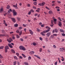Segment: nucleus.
Returning a JSON list of instances; mask_svg holds the SVG:
<instances>
[{"instance_id":"1","label":"nucleus","mask_w":65,"mask_h":65,"mask_svg":"<svg viewBox=\"0 0 65 65\" xmlns=\"http://www.w3.org/2000/svg\"><path fill=\"white\" fill-rule=\"evenodd\" d=\"M46 28L47 29H48L46 30H44L43 31L41 32L40 34L41 35H42L43 36H45V34H44V33H46L50 31L51 28L48 27V26H46Z\"/></svg>"},{"instance_id":"2","label":"nucleus","mask_w":65,"mask_h":65,"mask_svg":"<svg viewBox=\"0 0 65 65\" xmlns=\"http://www.w3.org/2000/svg\"><path fill=\"white\" fill-rule=\"evenodd\" d=\"M19 48L20 50H23V51H26V49L23 46H20L19 47Z\"/></svg>"},{"instance_id":"3","label":"nucleus","mask_w":65,"mask_h":65,"mask_svg":"<svg viewBox=\"0 0 65 65\" xmlns=\"http://www.w3.org/2000/svg\"><path fill=\"white\" fill-rule=\"evenodd\" d=\"M9 39H7V40L9 43H11V41H13V40L11 38H10Z\"/></svg>"},{"instance_id":"4","label":"nucleus","mask_w":65,"mask_h":65,"mask_svg":"<svg viewBox=\"0 0 65 65\" xmlns=\"http://www.w3.org/2000/svg\"><path fill=\"white\" fill-rule=\"evenodd\" d=\"M13 14L15 16L17 14V12L15 11L14 10H13Z\"/></svg>"},{"instance_id":"5","label":"nucleus","mask_w":65,"mask_h":65,"mask_svg":"<svg viewBox=\"0 0 65 65\" xmlns=\"http://www.w3.org/2000/svg\"><path fill=\"white\" fill-rule=\"evenodd\" d=\"M51 32H48L46 34V36L47 37H49L51 35Z\"/></svg>"},{"instance_id":"6","label":"nucleus","mask_w":65,"mask_h":65,"mask_svg":"<svg viewBox=\"0 0 65 65\" xmlns=\"http://www.w3.org/2000/svg\"><path fill=\"white\" fill-rule=\"evenodd\" d=\"M55 32L56 33H58V30L56 29L54 30H53V33H54Z\"/></svg>"},{"instance_id":"7","label":"nucleus","mask_w":65,"mask_h":65,"mask_svg":"<svg viewBox=\"0 0 65 65\" xmlns=\"http://www.w3.org/2000/svg\"><path fill=\"white\" fill-rule=\"evenodd\" d=\"M45 4V3L44 2H43L42 3H41L40 4H38L40 6H43L44 5V4Z\"/></svg>"},{"instance_id":"8","label":"nucleus","mask_w":65,"mask_h":65,"mask_svg":"<svg viewBox=\"0 0 65 65\" xmlns=\"http://www.w3.org/2000/svg\"><path fill=\"white\" fill-rule=\"evenodd\" d=\"M60 50L61 52H63L64 51V49L62 48H61L60 49Z\"/></svg>"},{"instance_id":"9","label":"nucleus","mask_w":65,"mask_h":65,"mask_svg":"<svg viewBox=\"0 0 65 65\" xmlns=\"http://www.w3.org/2000/svg\"><path fill=\"white\" fill-rule=\"evenodd\" d=\"M8 46H9V47H10V48H13V46H12V45H11V44L10 43H8Z\"/></svg>"},{"instance_id":"10","label":"nucleus","mask_w":65,"mask_h":65,"mask_svg":"<svg viewBox=\"0 0 65 65\" xmlns=\"http://www.w3.org/2000/svg\"><path fill=\"white\" fill-rule=\"evenodd\" d=\"M29 32L31 35H33V31H32L30 29L29 30Z\"/></svg>"},{"instance_id":"11","label":"nucleus","mask_w":65,"mask_h":65,"mask_svg":"<svg viewBox=\"0 0 65 65\" xmlns=\"http://www.w3.org/2000/svg\"><path fill=\"white\" fill-rule=\"evenodd\" d=\"M11 19H12V21H13V22H14V23H15V18H12Z\"/></svg>"},{"instance_id":"12","label":"nucleus","mask_w":65,"mask_h":65,"mask_svg":"<svg viewBox=\"0 0 65 65\" xmlns=\"http://www.w3.org/2000/svg\"><path fill=\"white\" fill-rule=\"evenodd\" d=\"M5 50H9V48L8 46H6L5 47Z\"/></svg>"},{"instance_id":"13","label":"nucleus","mask_w":65,"mask_h":65,"mask_svg":"<svg viewBox=\"0 0 65 65\" xmlns=\"http://www.w3.org/2000/svg\"><path fill=\"white\" fill-rule=\"evenodd\" d=\"M53 20L54 24H56V23H57V19H54Z\"/></svg>"},{"instance_id":"14","label":"nucleus","mask_w":65,"mask_h":65,"mask_svg":"<svg viewBox=\"0 0 65 65\" xmlns=\"http://www.w3.org/2000/svg\"><path fill=\"white\" fill-rule=\"evenodd\" d=\"M59 31L60 32H62V33H64L65 32L64 30H63V29H60L59 30Z\"/></svg>"},{"instance_id":"15","label":"nucleus","mask_w":65,"mask_h":65,"mask_svg":"<svg viewBox=\"0 0 65 65\" xmlns=\"http://www.w3.org/2000/svg\"><path fill=\"white\" fill-rule=\"evenodd\" d=\"M48 13L50 14H52L53 12L52 11H49Z\"/></svg>"},{"instance_id":"16","label":"nucleus","mask_w":65,"mask_h":65,"mask_svg":"<svg viewBox=\"0 0 65 65\" xmlns=\"http://www.w3.org/2000/svg\"><path fill=\"white\" fill-rule=\"evenodd\" d=\"M59 24L58 25L60 26V27H61V25H62V23H61V22L59 21Z\"/></svg>"},{"instance_id":"17","label":"nucleus","mask_w":65,"mask_h":65,"mask_svg":"<svg viewBox=\"0 0 65 65\" xmlns=\"http://www.w3.org/2000/svg\"><path fill=\"white\" fill-rule=\"evenodd\" d=\"M11 52H12V53L13 54H15V53L14 50H13V49L11 50Z\"/></svg>"},{"instance_id":"18","label":"nucleus","mask_w":65,"mask_h":65,"mask_svg":"<svg viewBox=\"0 0 65 65\" xmlns=\"http://www.w3.org/2000/svg\"><path fill=\"white\" fill-rule=\"evenodd\" d=\"M13 7H15V8H16V9H17L18 8V7H17V4H16V6L15 5H13Z\"/></svg>"},{"instance_id":"19","label":"nucleus","mask_w":65,"mask_h":65,"mask_svg":"<svg viewBox=\"0 0 65 65\" xmlns=\"http://www.w3.org/2000/svg\"><path fill=\"white\" fill-rule=\"evenodd\" d=\"M30 54H34V52L33 51H31L30 52Z\"/></svg>"},{"instance_id":"20","label":"nucleus","mask_w":65,"mask_h":65,"mask_svg":"<svg viewBox=\"0 0 65 65\" xmlns=\"http://www.w3.org/2000/svg\"><path fill=\"white\" fill-rule=\"evenodd\" d=\"M34 56H35V57H37V58H38L39 59H40V57H39L38 56L36 55H34Z\"/></svg>"},{"instance_id":"21","label":"nucleus","mask_w":65,"mask_h":65,"mask_svg":"<svg viewBox=\"0 0 65 65\" xmlns=\"http://www.w3.org/2000/svg\"><path fill=\"white\" fill-rule=\"evenodd\" d=\"M3 11V8H1L0 10V12L1 13L2 11Z\"/></svg>"},{"instance_id":"22","label":"nucleus","mask_w":65,"mask_h":65,"mask_svg":"<svg viewBox=\"0 0 65 65\" xmlns=\"http://www.w3.org/2000/svg\"><path fill=\"white\" fill-rule=\"evenodd\" d=\"M17 20L18 21H20V20H21V18H19V17H17Z\"/></svg>"},{"instance_id":"23","label":"nucleus","mask_w":65,"mask_h":65,"mask_svg":"<svg viewBox=\"0 0 65 65\" xmlns=\"http://www.w3.org/2000/svg\"><path fill=\"white\" fill-rule=\"evenodd\" d=\"M7 9H9L10 8V6L9 5H8L6 7Z\"/></svg>"},{"instance_id":"24","label":"nucleus","mask_w":65,"mask_h":65,"mask_svg":"<svg viewBox=\"0 0 65 65\" xmlns=\"http://www.w3.org/2000/svg\"><path fill=\"white\" fill-rule=\"evenodd\" d=\"M37 3L36 2H35L34 3V4L35 5H37Z\"/></svg>"},{"instance_id":"25","label":"nucleus","mask_w":65,"mask_h":65,"mask_svg":"<svg viewBox=\"0 0 65 65\" xmlns=\"http://www.w3.org/2000/svg\"><path fill=\"white\" fill-rule=\"evenodd\" d=\"M14 26L15 27H17L18 26V24H15L14 25Z\"/></svg>"},{"instance_id":"26","label":"nucleus","mask_w":65,"mask_h":65,"mask_svg":"<svg viewBox=\"0 0 65 65\" xmlns=\"http://www.w3.org/2000/svg\"><path fill=\"white\" fill-rule=\"evenodd\" d=\"M53 48H57V46H56L55 45H53Z\"/></svg>"},{"instance_id":"27","label":"nucleus","mask_w":65,"mask_h":65,"mask_svg":"<svg viewBox=\"0 0 65 65\" xmlns=\"http://www.w3.org/2000/svg\"><path fill=\"white\" fill-rule=\"evenodd\" d=\"M31 59V57L30 56H29L28 57V60H30Z\"/></svg>"},{"instance_id":"28","label":"nucleus","mask_w":65,"mask_h":65,"mask_svg":"<svg viewBox=\"0 0 65 65\" xmlns=\"http://www.w3.org/2000/svg\"><path fill=\"white\" fill-rule=\"evenodd\" d=\"M24 64H25V65H29V64H28V62H24Z\"/></svg>"},{"instance_id":"29","label":"nucleus","mask_w":65,"mask_h":65,"mask_svg":"<svg viewBox=\"0 0 65 65\" xmlns=\"http://www.w3.org/2000/svg\"><path fill=\"white\" fill-rule=\"evenodd\" d=\"M4 48V46H2L0 47V49H3Z\"/></svg>"},{"instance_id":"30","label":"nucleus","mask_w":65,"mask_h":65,"mask_svg":"<svg viewBox=\"0 0 65 65\" xmlns=\"http://www.w3.org/2000/svg\"><path fill=\"white\" fill-rule=\"evenodd\" d=\"M55 8L56 9H59V8H60V7L58 6H57Z\"/></svg>"},{"instance_id":"31","label":"nucleus","mask_w":65,"mask_h":65,"mask_svg":"<svg viewBox=\"0 0 65 65\" xmlns=\"http://www.w3.org/2000/svg\"><path fill=\"white\" fill-rule=\"evenodd\" d=\"M22 55L24 57V58H26V56L24 54H22Z\"/></svg>"},{"instance_id":"32","label":"nucleus","mask_w":65,"mask_h":65,"mask_svg":"<svg viewBox=\"0 0 65 65\" xmlns=\"http://www.w3.org/2000/svg\"><path fill=\"white\" fill-rule=\"evenodd\" d=\"M33 45L35 46L36 45V43L35 42H33Z\"/></svg>"},{"instance_id":"33","label":"nucleus","mask_w":65,"mask_h":65,"mask_svg":"<svg viewBox=\"0 0 65 65\" xmlns=\"http://www.w3.org/2000/svg\"><path fill=\"white\" fill-rule=\"evenodd\" d=\"M14 58L15 59H16V60H18V58H17V57L16 56H14Z\"/></svg>"},{"instance_id":"34","label":"nucleus","mask_w":65,"mask_h":65,"mask_svg":"<svg viewBox=\"0 0 65 65\" xmlns=\"http://www.w3.org/2000/svg\"><path fill=\"white\" fill-rule=\"evenodd\" d=\"M16 36L17 38H20V36H19L18 35H17Z\"/></svg>"},{"instance_id":"35","label":"nucleus","mask_w":65,"mask_h":65,"mask_svg":"<svg viewBox=\"0 0 65 65\" xmlns=\"http://www.w3.org/2000/svg\"><path fill=\"white\" fill-rule=\"evenodd\" d=\"M16 54L17 55V56H18V57L19 56V53H16Z\"/></svg>"},{"instance_id":"36","label":"nucleus","mask_w":65,"mask_h":65,"mask_svg":"<svg viewBox=\"0 0 65 65\" xmlns=\"http://www.w3.org/2000/svg\"><path fill=\"white\" fill-rule=\"evenodd\" d=\"M12 38L14 40L15 39V37L13 36H12Z\"/></svg>"},{"instance_id":"37","label":"nucleus","mask_w":65,"mask_h":65,"mask_svg":"<svg viewBox=\"0 0 65 65\" xmlns=\"http://www.w3.org/2000/svg\"><path fill=\"white\" fill-rule=\"evenodd\" d=\"M16 32L17 33H20V31L18 30H16Z\"/></svg>"},{"instance_id":"38","label":"nucleus","mask_w":65,"mask_h":65,"mask_svg":"<svg viewBox=\"0 0 65 65\" xmlns=\"http://www.w3.org/2000/svg\"><path fill=\"white\" fill-rule=\"evenodd\" d=\"M45 40H46V42L48 41V38H46L45 39Z\"/></svg>"},{"instance_id":"39","label":"nucleus","mask_w":65,"mask_h":65,"mask_svg":"<svg viewBox=\"0 0 65 65\" xmlns=\"http://www.w3.org/2000/svg\"><path fill=\"white\" fill-rule=\"evenodd\" d=\"M42 48H40V49L39 51L40 52H41L42 51Z\"/></svg>"},{"instance_id":"40","label":"nucleus","mask_w":65,"mask_h":65,"mask_svg":"<svg viewBox=\"0 0 65 65\" xmlns=\"http://www.w3.org/2000/svg\"><path fill=\"white\" fill-rule=\"evenodd\" d=\"M39 39L40 40H41V41H42V38L41 37H40Z\"/></svg>"},{"instance_id":"41","label":"nucleus","mask_w":65,"mask_h":65,"mask_svg":"<svg viewBox=\"0 0 65 65\" xmlns=\"http://www.w3.org/2000/svg\"><path fill=\"white\" fill-rule=\"evenodd\" d=\"M22 31H21L19 33V35H21L22 34Z\"/></svg>"},{"instance_id":"42","label":"nucleus","mask_w":65,"mask_h":65,"mask_svg":"<svg viewBox=\"0 0 65 65\" xmlns=\"http://www.w3.org/2000/svg\"><path fill=\"white\" fill-rule=\"evenodd\" d=\"M58 19L60 21H62V20H61V18H60L58 17Z\"/></svg>"},{"instance_id":"43","label":"nucleus","mask_w":65,"mask_h":65,"mask_svg":"<svg viewBox=\"0 0 65 65\" xmlns=\"http://www.w3.org/2000/svg\"><path fill=\"white\" fill-rule=\"evenodd\" d=\"M57 62L56 61L55 62L54 64L55 65H57Z\"/></svg>"},{"instance_id":"44","label":"nucleus","mask_w":65,"mask_h":65,"mask_svg":"<svg viewBox=\"0 0 65 65\" xmlns=\"http://www.w3.org/2000/svg\"><path fill=\"white\" fill-rule=\"evenodd\" d=\"M45 8L47 9H48V10H50V9L49 8H48L47 7H45Z\"/></svg>"},{"instance_id":"45","label":"nucleus","mask_w":65,"mask_h":65,"mask_svg":"<svg viewBox=\"0 0 65 65\" xmlns=\"http://www.w3.org/2000/svg\"><path fill=\"white\" fill-rule=\"evenodd\" d=\"M61 35H62V36H65V34L64 33H62L61 34Z\"/></svg>"},{"instance_id":"46","label":"nucleus","mask_w":65,"mask_h":65,"mask_svg":"<svg viewBox=\"0 0 65 65\" xmlns=\"http://www.w3.org/2000/svg\"><path fill=\"white\" fill-rule=\"evenodd\" d=\"M2 58H3V57H2V56L1 55H0V58L2 59Z\"/></svg>"},{"instance_id":"47","label":"nucleus","mask_w":65,"mask_h":65,"mask_svg":"<svg viewBox=\"0 0 65 65\" xmlns=\"http://www.w3.org/2000/svg\"><path fill=\"white\" fill-rule=\"evenodd\" d=\"M31 13V12L30 11L28 13V14L29 15H30V14Z\"/></svg>"},{"instance_id":"48","label":"nucleus","mask_w":65,"mask_h":65,"mask_svg":"<svg viewBox=\"0 0 65 65\" xmlns=\"http://www.w3.org/2000/svg\"><path fill=\"white\" fill-rule=\"evenodd\" d=\"M26 25H27V24L25 25L24 24H23V27H26Z\"/></svg>"},{"instance_id":"49","label":"nucleus","mask_w":65,"mask_h":65,"mask_svg":"<svg viewBox=\"0 0 65 65\" xmlns=\"http://www.w3.org/2000/svg\"><path fill=\"white\" fill-rule=\"evenodd\" d=\"M57 36V34H53V36Z\"/></svg>"},{"instance_id":"50","label":"nucleus","mask_w":65,"mask_h":65,"mask_svg":"<svg viewBox=\"0 0 65 65\" xmlns=\"http://www.w3.org/2000/svg\"><path fill=\"white\" fill-rule=\"evenodd\" d=\"M3 24H5V26H7V24H6V23H3Z\"/></svg>"},{"instance_id":"51","label":"nucleus","mask_w":65,"mask_h":65,"mask_svg":"<svg viewBox=\"0 0 65 65\" xmlns=\"http://www.w3.org/2000/svg\"><path fill=\"white\" fill-rule=\"evenodd\" d=\"M27 6L29 7H30V4H28L27 5Z\"/></svg>"},{"instance_id":"52","label":"nucleus","mask_w":65,"mask_h":65,"mask_svg":"<svg viewBox=\"0 0 65 65\" xmlns=\"http://www.w3.org/2000/svg\"><path fill=\"white\" fill-rule=\"evenodd\" d=\"M30 11H31V12H34V11L33 9H31L30 10Z\"/></svg>"},{"instance_id":"53","label":"nucleus","mask_w":65,"mask_h":65,"mask_svg":"<svg viewBox=\"0 0 65 65\" xmlns=\"http://www.w3.org/2000/svg\"><path fill=\"white\" fill-rule=\"evenodd\" d=\"M37 30L38 32H39V31H40V30H39V29L37 28Z\"/></svg>"},{"instance_id":"54","label":"nucleus","mask_w":65,"mask_h":65,"mask_svg":"<svg viewBox=\"0 0 65 65\" xmlns=\"http://www.w3.org/2000/svg\"><path fill=\"white\" fill-rule=\"evenodd\" d=\"M20 40L21 41H24V40H23V39H20Z\"/></svg>"},{"instance_id":"55","label":"nucleus","mask_w":65,"mask_h":65,"mask_svg":"<svg viewBox=\"0 0 65 65\" xmlns=\"http://www.w3.org/2000/svg\"><path fill=\"white\" fill-rule=\"evenodd\" d=\"M50 26H51V27H53V26H54V24H51L50 25Z\"/></svg>"},{"instance_id":"56","label":"nucleus","mask_w":65,"mask_h":65,"mask_svg":"<svg viewBox=\"0 0 65 65\" xmlns=\"http://www.w3.org/2000/svg\"><path fill=\"white\" fill-rule=\"evenodd\" d=\"M57 2L58 3H61V2L60 1H57Z\"/></svg>"},{"instance_id":"57","label":"nucleus","mask_w":65,"mask_h":65,"mask_svg":"<svg viewBox=\"0 0 65 65\" xmlns=\"http://www.w3.org/2000/svg\"><path fill=\"white\" fill-rule=\"evenodd\" d=\"M13 33V32L12 31L10 32V34H12Z\"/></svg>"},{"instance_id":"58","label":"nucleus","mask_w":65,"mask_h":65,"mask_svg":"<svg viewBox=\"0 0 65 65\" xmlns=\"http://www.w3.org/2000/svg\"><path fill=\"white\" fill-rule=\"evenodd\" d=\"M7 49H5V52L6 53L7 52Z\"/></svg>"},{"instance_id":"59","label":"nucleus","mask_w":65,"mask_h":65,"mask_svg":"<svg viewBox=\"0 0 65 65\" xmlns=\"http://www.w3.org/2000/svg\"><path fill=\"white\" fill-rule=\"evenodd\" d=\"M19 58H20V59H23V57L21 56H19Z\"/></svg>"},{"instance_id":"60","label":"nucleus","mask_w":65,"mask_h":65,"mask_svg":"<svg viewBox=\"0 0 65 65\" xmlns=\"http://www.w3.org/2000/svg\"><path fill=\"white\" fill-rule=\"evenodd\" d=\"M41 27H44V25L43 24L41 25Z\"/></svg>"},{"instance_id":"61","label":"nucleus","mask_w":65,"mask_h":65,"mask_svg":"<svg viewBox=\"0 0 65 65\" xmlns=\"http://www.w3.org/2000/svg\"><path fill=\"white\" fill-rule=\"evenodd\" d=\"M62 64L63 65H65V63L64 62H63L62 63Z\"/></svg>"},{"instance_id":"62","label":"nucleus","mask_w":65,"mask_h":65,"mask_svg":"<svg viewBox=\"0 0 65 65\" xmlns=\"http://www.w3.org/2000/svg\"><path fill=\"white\" fill-rule=\"evenodd\" d=\"M39 24L40 25H41L42 24V23L41 22H40L39 23Z\"/></svg>"},{"instance_id":"63","label":"nucleus","mask_w":65,"mask_h":65,"mask_svg":"<svg viewBox=\"0 0 65 65\" xmlns=\"http://www.w3.org/2000/svg\"><path fill=\"white\" fill-rule=\"evenodd\" d=\"M51 23L52 24H53V21L52 20Z\"/></svg>"},{"instance_id":"64","label":"nucleus","mask_w":65,"mask_h":65,"mask_svg":"<svg viewBox=\"0 0 65 65\" xmlns=\"http://www.w3.org/2000/svg\"><path fill=\"white\" fill-rule=\"evenodd\" d=\"M36 11H37V12H39V10H36Z\"/></svg>"}]
</instances>
